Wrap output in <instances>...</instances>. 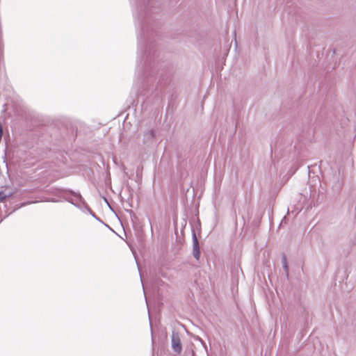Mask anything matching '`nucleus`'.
Masks as SVG:
<instances>
[{
  "mask_svg": "<svg viewBox=\"0 0 356 356\" xmlns=\"http://www.w3.org/2000/svg\"><path fill=\"white\" fill-rule=\"evenodd\" d=\"M171 345L173 351L180 354L182 350L181 339L178 332H172Z\"/></svg>",
  "mask_w": 356,
  "mask_h": 356,
  "instance_id": "nucleus-1",
  "label": "nucleus"
},
{
  "mask_svg": "<svg viewBox=\"0 0 356 356\" xmlns=\"http://www.w3.org/2000/svg\"><path fill=\"white\" fill-rule=\"evenodd\" d=\"M193 256L198 259L200 257V248H199V243L197 238L195 234H193Z\"/></svg>",
  "mask_w": 356,
  "mask_h": 356,
  "instance_id": "nucleus-2",
  "label": "nucleus"
},
{
  "mask_svg": "<svg viewBox=\"0 0 356 356\" xmlns=\"http://www.w3.org/2000/svg\"><path fill=\"white\" fill-rule=\"evenodd\" d=\"M11 195V193H6L4 191H0V203L6 200V199Z\"/></svg>",
  "mask_w": 356,
  "mask_h": 356,
  "instance_id": "nucleus-3",
  "label": "nucleus"
},
{
  "mask_svg": "<svg viewBox=\"0 0 356 356\" xmlns=\"http://www.w3.org/2000/svg\"><path fill=\"white\" fill-rule=\"evenodd\" d=\"M282 264L283 268L284 269L286 273H288L289 268H288L287 260H286V258L285 256H284L282 259Z\"/></svg>",
  "mask_w": 356,
  "mask_h": 356,
  "instance_id": "nucleus-4",
  "label": "nucleus"
},
{
  "mask_svg": "<svg viewBox=\"0 0 356 356\" xmlns=\"http://www.w3.org/2000/svg\"><path fill=\"white\" fill-rule=\"evenodd\" d=\"M81 196L80 194H76L74 193V198L72 199L71 200H70V202H71L72 204H76V202H78L79 201H81Z\"/></svg>",
  "mask_w": 356,
  "mask_h": 356,
  "instance_id": "nucleus-5",
  "label": "nucleus"
},
{
  "mask_svg": "<svg viewBox=\"0 0 356 356\" xmlns=\"http://www.w3.org/2000/svg\"><path fill=\"white\" fill-rule=\"evenodd\" d=\"M149 134L153 137L154 136L153 131H149Z\"/></svg>",
  "mask_w": 356,
  "mask_h": 356,
  "instance_id": "nucleus-6",
  "label": "nucleus"
}]
</instances>
